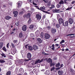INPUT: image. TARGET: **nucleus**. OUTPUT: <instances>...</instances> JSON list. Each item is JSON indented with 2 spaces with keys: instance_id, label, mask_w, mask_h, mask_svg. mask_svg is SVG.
Returning a JSON list of instances; mask_svg holds the SVG:
<instances>
[{
  "instance_id": "nucleus-1",
  "label": "nucleus",
  "mask_w": 75,
  "mask_h": 75,
  "mask_svg": "<svg viewBox=\"0 0 75 75\" xmlns=\"http://www.w3.org/2000/svg\"><path fill=\"white\" fill-rule=\"evenodd\" d=\"M27 57L28 59H24V61L27 62V61H29V60H31V53L30 52L28 53L27 54Z\"/></svg>"
},
{
  "instance_id": "nucleus-2",
  "label": "nucleus",
  "mask_w": 75,
  "mask_h": 75,
  "mask_svg": "<svg viewBox=\"0 0 75 75\" xmlns=\"http://www.w3.org/2000/svg\"><path fill=\"white\" fill-rule=\"evenodd\" d=\"M36 18L37 20L38 21H40V20H41V14H40V13H39L36 14Z\"/></svg>"
},
{
  "instance_id": "nucleus-3",
  "label": "nucleus",
  "mask_w": 75,
  "mask_h": 75,
  "mask_svg": "<svg viewBox=\"0 0 75 75\" xmlns=\"http://www.w3.org/2000/svg\"><path fill=\"white\" fill-rule=\"evenodd\" d=\"M43 60L44 59H42L41 60H40V59H37L35 62L34 65L37 64V63H41V62H42Z\"/></svg>"
},
{
  "instance_id": "nucleus-4",
  "label": "nucleus",
  "mask_w": 75,
  "mask_h": 75,
  "mask_svg": "<svg viewBox=\"0 0 75 75\" xmlns=\"http://www.w3.org/2000/svg\"><path fill=\"white\" fill-rule=\"evenodd\" d=\"M31 16V14L30 13H28L26 15H25L24 16V17H25L26 18H30Z\"/></svg>"
},
{
  "instance_id": "nucleus-5",
  "label": "nucleus",
  "mask_w": 75,
  "mask_h": 75,
  "mask_svg": "<svg viewBox=\"0 0 75 75\" xmlns=\"http://www.w3.org/2000/svg\"><path fill=\"white\" fill-rule=\"evenodd\" d=\"M59 23L60 25L64 23V20L62 18H59Z\"/></svg>"
},
{
  "instance_id": "nucleus-6",
  "label": "nucleus",
  "mask_w": 75,
  "mask_h": 75,
  "mask_svg": "<svg viewBox=\"0 0 75 75\" xmlns=\"http://www.w3.org/2000/svg\"><path fill=\"white\" fill-rule=\"evenodd\" d=\"M63 26H64V27H67V26H68V21H66L64 23L63 22Z\"/></svg>"
},
{
  "instance_id": "nucleus-7",
  "label": "nucleus",
  "mask_w": 75,
  "mask_h": 75,
  "mask_svg": "<svg viewBox=\"0 0 75 75\" xmlns=\"http://www.w3.org/2000/svg\"><path fill=\"white\" fill-rule=\"evenodd\" d=\"M33 49L34 50H37L38 49V47L36 45H33Z\"/></svg>"
},
{
  "instance_id": "nucleus-8",
  "label": "nucleus",
  "mask_w": 75,
  "mask_h": 75,
  "mask_svg": "<svg viewBox=\"0 0 75 75\" xmlns=\"http://www.w3.org/2000/svg\"><path fill=\"white\" fill-rule=\"evenodd\" d=\"M50 35H48V34L47 33H45V39H48L50 38Z\"/></svg>"
},
{
  "instance_id": "nucleus-9",
  "label": "nucleus",
  "mask_w": 75,
  "mask_h": 75,
  "mask_svg": "<svg viewBox=\"0 0 75 75\" xmlns=\"http://www.w3.org/2000/svg\"><path fill=\"white\" fill-rule=\"evenodd\" d=\"M22 30L23 31H26V30H27V26L25 25H24L22 27Z\"/></svg>"
},
{
  "instance_id": "nucleus-10",
  "label": "nucleus",
  "mask_w": 75,
  "mask_h": 75,
  "mask_svg": "<svg viewBox=\"0 0 75 75\" xmlns=\"http://www.w3.org/2000/svg\"><path fill=\"white\" fill-rule=\"evenodd\" d=\"M21 3H22V2L20 1H19L17 3V4L18 6V7H20V6H21Z\"/></svg>"
},
{
  "instance_id": "nucleus-11",
  "label": "nucleus",
  "mask_w": 75,
  "mask_h": 75,
  "mask_svg": "<svg viewBox=\"0 0 75 75\" xmlns=\"http://www.w3.org/2000/svg\"><path fill=\"white\" fill-rule=\"evenodd\" d=\"M13 14H14V17H16L17 16V14H18V12L17 11H13Z\"/></svg>"
},
{
  "instance_id": "nucleus-12",
  "label": "nucleus",
  "mask_w": 75,
  "mask_h": 75,
  "mask_svg": "<svg viewBox=\"0 0 75 75\" xmlns=\"http://www.w3.org/2000/svg\"><path fill=\"white\" fill-rule=\"evenodd\" d=\"M69 21L70 24H72L73 22V19L72 18H69Z\"/></svg>"
},
{
  "instance_id": "nucleus-13",
  "label": "nucleus",
  "mask_w": 75,
  "mask_h": 75,
  "mask_svg": "<svg viewBox=\"0 0 75 75\" xmlns=\"http://www.w3.org/2000/svg\"><path fill=\"white\" fill-rule=\"evenodd\" d=\"M39 10L41 11H42L43 12V11H44V10H45V6H42L41 7H40Z\"/></svg>"
},
{
  "instance_id": "nucleus-14",
  "label": "nucleus",
  "mask_w": 75,
  "mask_h": 75,
  "mask_svg": "<svg viewBox=\"0 0 75 75\" xmlns=\"http://www.w3.org/2000/svg\"><path fill=\"white\" fill-rule=\"evenodd\" d=\"M13 42L14 44H16V45H18L20 43L18 42L17 40H15L13 41Z\"/></svg>"
},
{
  "instance_id": "nucleus-15",
  "label": "nucleus",
  "mask_w": 75,
  "mask_h": 75,
  "mask_svg": "<svg viewBox=\"0 0 75 75\" xmlns=\"http://www.w3.org/2000/svg\"><path fill=\"white\" fill-rule=\"evenodd\" d=\"M6 59H0V63L1 64H3L6 62Z\"/></svg>"
},
{
  "instance_id": "nucleus-16",
  "label": "nucleus",
  "mask_w": 75,
  "mask_h": 75,
  "mask_svg": "<svg viewBox=\"0 0 75 75\" xmlns=\"http://www.w3.org/2000/svg\"><path fill=\"white\" fill-rule=\"evenodd\" d=\"M63 72L62 71H61V70H59L58 73L59 75H62L63 74Z\"/></svg>"
},
{
  "instance_id": "nucleus-17",
  "label": "nucleus",
  "mask_w": 75,
  "mask_h": 75,
  "mask_svg": "<svg viewBox=\"0 0 75 75\" xmlns=\"http://www.w3.org/2000/svg\"><path fill=\"white\" fill-rule=\"evenodd\" d=\"M59 10H60L59 9H53V13H58V11H59Z\"/></svg>"
},
{
  "instance_id": "nucleus-18",
  "label": "nucleus",
  "mask_w": 75,
  "mask_h": 75,
  "mask_svg": "<svg viewBox=\"0 0 75 75\" xmlns=\"http://www.w3.org/2000/svg\"><path fill=\"white\" fill-rule=\"evenodd\" d=\"M51 31L53 34L55 33L57 31V30L55 29H52Z\"/></svg>"
},
{
  "instance_id": "nucleus-19",
  "label": "nucleus",
  "mask_w": 75,
  "mask_h": 75,
  "mask_svg": "<svg viewBox=\"0 0 75 75\" xmlns=\"http://www.w3.org/2000/svg\"><path fill=\"white\" fill-rule=\"evenodd\" d=\"M47 62L48 63H51V62H52V59L51 58H49L48 59L47 61Z\"/></svg>"
},
{
  "instance_id": "nucleus-20",
  "label": "nucleus",
  "mask_w": 75,
  "mask_h": 75,
  "mask_svg": "<svg viewBox=\"0 0 75 75\" xmlns=\"http://www.w3.org/2000/svg\"><path fill=\"white\" fill-rule=\"evenodd\" d=\"M19 38H22L23 37V34L22 32H21L19 34Z\"/></svg>"
},
{
  "instance_id": "nucleus-21",
  "label": "nucleus",
  "mask_w": 75,
  "mask_h": 75,
  "mask_svg": "<svg viewBox=\"0 0 75 75\" xmlns=\"http://www.w3.org/2000/svg\"><path fill=\"white\" fill-rule=\"evenodd\" d=\"M50 63V67H52L53 66H54L55 65V63L53 62V63L52 62Z\"/></svg>"
},
{
  "instance_id": "nucleus-22",
  "label": "nucleus",
  "mask_w": 75,
  "mask_h": 75,
  "mask_svg": "<svg viewBox=\"0 0 75 75\" xmlns=\"http://www.w3.org/2000/svg\"><path fill=\"white\" fill-rule=\"evenodd\" d=\"M34 25H30V26L29 27V28L30 29V30H33L34 28Z\"/></svg>"
},
{
  "instance_id": "nucleus-23",
  "label": "nucleus",
  "mask_w": 75,
  "mask_h": 75,
  "mask_svg": "<svg viewBox=\"0 0 75 75\" xmlns=\"http://www.w3.org/2000/svg\"><path fill=\"white\" fill-rule=\"evenodd\" d=\"M28 49L30 51H33V49L32 47H31V46H28Z\"/></svg>"
},
{
  "instance_id": "nucleus-24",
  "label": "nucleus",
  "mask_w": 75,
  "mask_h": 75,
  "mask_svg": "<svg viewBox=\"0 0 75 75\" xmlns=\"http://www.w3.org/2000/svg\"><path fill=\"white\" fill-rule=\"evenodd\" d=\"M11 18V17L8 16H6L5 17V19H6V20H10Z\"/></svg>"
},
{
  "instance_id": "nucleus-25",
  "label": "nucleus",
  "mask_w": 75,
  "mask_h": 75,
  "mask_svg": "<svg viewBox=\"0 0 75 75\" xmlns=\"http://www.w3.org/2000/svg\"><path fill=\"white\" fill-rule=\"evenodd\" d=\"M39 31L38 30H37V31L35 32V34L36 36H38L39 35Z\"/></svg>"
},
{
  "instance_id": "nucleus-26",
  "label": "nucleus",
  "mask_w": 75,
  "mask_h": 75,
  "mask_svg": "<svg viewBox=\"0 0 75 75\" xmlns=\"http://www.w3.org/2000/svg\"><path fill=\"white\" fill-rule=\"evenodd\" d=\"M47 6H51V1H49L48 2H47Z\"/></svg>"
},
{
  "instance_id": "nucleus-27",
  "label": "nucleus",
  "mask_w": 75,
  "mask_h": 75,
  "mask_svg": "<svg viewBox=\"0 0 75 75\" xmlns=\"http://www.w3.org/2000/svg\"><path fill=\"white\" fill-rule=\"evenodd\" d=\"M2 50H3L5 52H7V49H6V47H5V46L3 47Z\"/></svg>"
},
{
  "instance_id": "nucleus-28",
  "label": "nucleus",
  "mask_w": 75,
  "mask_h": 75,
  "mask_svg": "<svg viewBox=\"0 0 75 75\" xmlns=\"http://www.w3.org/2000/svg\"><path fill=\"white\" fill-rule=\"evenodd\" d=\"M37 41H38L40 43L42 42V40H41V39L40 38H38V39H37Z\"/></svg>"
},
{
  "instance_id": "nucleus-29",
  "label": "nucleus",
  "mask_w": 75,
  "mask_h": 75,
  "mask_svg": "<svg viewBox=\"0 0 75 75\" xmlns=\"http://www.w3.org/2000/svg\"><path fill=\"white\" fill-rule=\"evenodd\" d=\"M60 63L58 62V63L56 64V67H59L60 66Z\"/></svg>"
},
{
  "instance_id": "nucleus-30",
  "label": "nucleus",
  "mask_w": 75,
  "mask_h": 75,
  "mask_svg": "<svg viewBox=\"0 0 75 75\" xmlns=\"http://www.w3.org/2000/svg\"><path fill=\"white\" fill-rule=\"evenodd\" d=\"M2 56V57H4V58H6V56L4 53H2V54H1Z\"/></svg>"
},
{
  "instance_id": "nucleus-31",
  "label": "nucleus",
  "mask_w": 75,
  "mask_h": 75,
  "mask_svg": "<svg viewBox=\"0 0 75 75\" xmlns=\"http://www.w3.org/2000/svg\"><path fill=\"white\" fill-rule=\"evenodd\" d=\"M6 75H11V71H8L7 72Z\"/></svg>"
},
{
  "instance_id": "nucleus-32",
  "label": "nucleus",
  "mask_w": 75,
  "mask_h": 75,
  "mask_svg": "<svg viewBox=\"0 0 75 75\" xmlns=\"http://www.w3.org/2000/svg\"><path fill=\"white\" fill-rule=\"evenodd\" d=\"M3 43L0 42V49L3 47Z\"/></svg>"
},
{
  "instance_id": "nucleus-33",
  "label": "nucleus",
  "mask_w": 75,
  "mask_h": 75,
  "mask_svg": "<svg viewBox=\"0 0 75 75\" xmlns=\"http://www.w3.org/2000/svg\"><path fill=\"white\" fill-rule=\"evenodd\" d=\"M31 19L30 18L28 21V24H30V23L31 22Z\"/></svg>"
},
{
  "instance_id": "nucleus-34",
  "label": "nucleus",
  "mask_w": 75,
  "mask_h": 75,
  "mask_svg": "<svg viewBox=\"0 0 75 75\" xmlns=\"http://www.w3.org/2000/svg\"><path fill=\"white\" fill-rule=\"evenodd\" d=\"M64 1H63L61 0L59 2V4H64Z\"/></svg>"
},
{
  "instance_id": "nucleus-35",
  "label": "nucleus",
  "mask_w": 75,
  "mask_h": 75,
  "mask_svg": "<svg viewBox=\"0 0 75 75\" xmlns=\"http://www.w3.org/2000/svg\"><path fill=\"white\" fill-rule=\"evenodd\" d=\"M56 27L57 28H59V27H60V25L59 24H57L56 25Z\"/></svg>"
},
{
  "instance_id": "nucleus-36",
  "label": "nucleus",
  "mask_w": 75,
  "mask_h": 75,
  "mask_svg": "<svg viewBox=\"0 0 75 75\" xmlns=\"http://www.w3.org/2000/svg\"><path fill=\"white\" fill-rule=\"evenodd\" d=\"M23 14H24V12L23 11H21L19 13V15H22Z\"/></svg>"
},
{
  "instance_id": "nucleus-37",
  "label": "nucleus",
  "mask_w": 75,
  "mask_h": 75,
  "mask_svg": "<svg viewBox=\"0 0 75 75\" xmlns=\"http://www.w3.org/2000/svg\"><path fill=\"white\" fill-rule=\"evenodd\" d=\"M42 1H44V3H48V1H49L48 0H42Z\"/></svg>"
},
{
  "instance_id": "nucleus-38",
  "label": "nucleus",
  "mask_w": 75,
  "mask_h": 75,
  "mask_svg": "<svg viewBox=\"0 0 75 75\" xmlns=\"http://www.w3.org/2000/svg\"><path fill=\"white\" fill-rule=\"evenodd\" d=\"M42 54H43V55H49V54H46V53H45L44 52H42Z\"/></svg>"
},
{
  "instance_id": "nucleus-39",
  "label": "nucleus",
  "mask_w": 75,
  "mask_h": 75,
  "mask_svg": "<svg viewBox=\"0 0 75 75\" xmlns=\"http://www.w3.org/2000/svg\"><path fill=\"white\" fill-rule=\"evenodd\" d=\"M55 69V67L54 66H53V67L50 69L51 71H52L54 70Z\"/></svg>"
},
{
  "instance_id": "nucleus-40",
  "label": "nucleus",
  "mask_w": 75,
  "mask_h": 75,
  "mask_svg": "<svg viewBox=\"0 0 75 75\" xmlns=\"http://www.w3.org/2000/svg\"><path fill=\"white\" fill-rule=\"evenodd\" d=\"M65 42V40H62L61 42H60V44H61L62 43H64Z\"/></svg>"
},
{
  "instance_id": "nucleus-41",
  "label": "nucleus",
  "mask_w": 75,
  "mask_h": 75,
  "mask_svg": "<svg viewBox=\"0 0 75 75\" xmlns=\"http://www.w3.org/2000/svg\"><path fill=\"white\" fill-rule=\"evenodd\" d=\"M75 35V34H71L68 35H66L67 36H69V35Z\"/></svg>"
},
{
  "instance_id": "nucleus-42",
  "label": "nucleus",
  "mask_w": 75,
  "mask_h": 75,
  "mask_svg": "<svg viewBox=\"0 0 75 75\" xmlns=\"http://www.w3.org/2000/svg\"><path fill=\"white\" fill-rule=\"evenodd\" d=\"M11 46L12 48H14V47H15L14 46V44H13V43H11Z\"/></svg>"
},
{
  "instance_id": "nucleus-43",
  "label": "nucleus",
  "mask_w": 75,
  "mask_h": 75,
  "mask_svg": "<svg viewBox=\"0 0 75 75\" xmlns=\"http://www.w3.org/2000/svg\"><path fill=\"white\" fill-rule=\"evenodd\" d=\"M60 68H61L60 67L56 68L55 69L56 71H58V70H59Z\"/></svg>"
},
{
  "instance_id": "nucleus-44",
  "label": "nucleus",
  "mask_w": 75,
  "mask_h": 75,
  "mask_svg": "<svg viewBox=\"0 0 75 75\" xmlns=\"http://www.w3.org/2000/svg\"><path fill=\"white\" fill-rule=\"evenodd\" d=\"M50 28L51 27H50V26H48L47 27V29H48V30H50Z\"/></svg>"
},
{
  "instance_id": "nucleus-45",
  "label": "nucleus",
  "mask_w": 75,
  "mask_h": 75,
  "mask_svg": "<svg viewBox=\"0 0 75 75\" xmlns=\"http://www.w3.org/2000/svg\"><path fill=\"white\" fill-rule=\"evenodd\" d=\"M75 0H74L72 1V2L71 3V4H74V3H75Z\"/></svg>"
},
{
  "instance_id": "nucleus-46",
  "label": "nucleus",
  "mask_w": 75,
  "mask_h": 75,
  "mask_svg": "<svg viewBox=\"0 0 75 75\" xmlns=\"http://www.w3.org/2000/svg\"><path fill=\"white\" fill-rule=\"evenodd\" d=\"M35 6V7H36V8H37L38 9V10H40V8H39V7L38 6Z\"/></svg>"
},
{
  "instance_id": "nucleus-47",
  "label": "nucleus",
  "mask_w": 75,
  "mask_h": 75,
  "mask_svg": "<svg viewBox=\"0 0 75 75\" xmlns=\"http://www.w3.org/2000/svg\"><path fill=\"white\" fill-rule=\"evenodd\" d=\"M9 47V43H8L6 45V47L7 48H8V47Z\"/></svg>"
},
{
  "instance_id": "nucleus-48",
  "label": "nucleus",
  "mask_w": 75,
  "mask_h": 75,
  "mask_svg": "<svg viewBox=\"0 0 75 75\" xmlns=\"http://www.w3.org/2000/svg\"><path fill=\"white\" fill-rule=\"evenodd\" d=\"M43 12H44V13H47V14H50V12H48L47 11H43Z\"/></svg>"
},
{
  "instance_id": "nucleus-49",
  "label": "nucleus",
  "mask_w": 75,
  "mask_h": 75,
  "mask_svg": "<svg viewBox=\"0 0 75 75\" xmlns=\"http://www.w3.org/2000/svg\"><path fill=\"white\" fill-rule=\"evenodd\" d=\"M71 72H74L75 71L73 69H71Z\"/></svg>"
},
{
  "instance_id": "nucleus-50",
  "label": "nucleus",
  "mask_w": 75,
  "mask_h": 75,
  "mask_svg": "<svg viewBox=\"0 0 75 75\" xmlns=\"http://www.w3.org/2000/svg\"><path fill=\"white\" fill-rule=\"evenodd\" d=\"M15 24L16 26H18L19 25V23L18 22L16 23Z\"/></svg>"
},
{
  "instance_id": "nucleus-51",
  "label": "nucleus",
  "mask_w": 75,
  "mask_h": 75,
  "mask_svg": "<svg viewBox=\"0 0 75 75\" xmlns=\"http://www.w3.org/2000/svg\"><path fill=\"white\" fill-rule=\"evenodd\" d=\"M29 65H30V66H33V63H30L29 64Z\"/></svg>"
},
{
  "instance_id": "nucleus-52",
  "label": "nucleus",
  "mask_w": 75,
  "mask_h": 75,
  "mask_svg": "<svg viewBox=\"0 0 75 75\" xmlns=\"http://www.w3.org/2000/svg\"><path fill=\"white\" fill-rule=\"evenodd\" d=\"M53 59L54 60H57V58L56 57H54Z\"/></svg>"
},
{
  "instance_id": "nucleus-53",
  "label": "nucleus",
  "mask_w": 75,
  "mask_h": 75,
  "mask_svg": "<svg viewBox=\"0 0 75 75\" xmlns=\"http://www.w3.org/2000/svg\"><path fill=\"white\" fill-rule=\"evenodd\" d=\"M56 6L57 8H59V7H60V6H59V4H57Z\"/></svg>"
},
{
  "instance_id": "nucleus-54",
  "label": "nucleus",
  "mask_w": 75,
  "mask_h": 75,
  "mask_svg": "<svg viewBox=\"0 0 75 75\" xmlns=\"http://www.w3.org/2000/svg\"><path fill=\"white\" fill-rule=\"evenodd\" d=\"M51 6L53 8H54V7H55V6H54V5H52V4L51 5Z\"/></svg>"
},
{
  "instance_id": "nucleus-55",
  "label": "nucleus",
  "mask_w": 75,
  "mask_h": 75,
  "mask_svg": "<svg viewBox=\"0 0 75 75\" xmlns=\"http://www.w3.org/2000/svg\"><path fill=\"white\" fill-rule=\"evenodd\" d=\"M20 71H23V69L21 68H20Z\"/></svg>"
},
{
  "instance_id": "nucleus-56",
  "label": "nucleus",
  "mask_w": 75,
  "mask_h": 75,
  "mask_svg": "<svg viewBox=\"0 0 75 75\" xmlns=\"http://www.w3.org/2000/svg\"><path fill=\"white\" fill-rule=\"evenodd\" d=\"M63 67V64H62L60 65V68H62V67Z\"/></svg>"
},
{
  "instance_id": "nucleus-57",
  "label": "nucleus",
  "mask_w": 75,
  "mask_h": 75,
  "mask_svg": "<svg viewBox=\"0 0 75 75\" xmlns=\"http://www.w3.org/2000/svg\"><path fill=\"white\" fill-rule=\"evenodd\" d=\"M28 46V45H25V48H27V47Z\"/></svg>"
},
{
  "instance_id": "nucleus-58",
  "label": "nucleus",
  "mask_w": 75,
  "mask_h": 75,
  "mask_svg": "<svg viewBox=\"0 0 75 75\" xmlns=\"http://www.w3.org/2000/svg\"><path fill=\"white\" fill-rule=\"evenodd\" d=\"M33 5H35V6H37V4L35 3L34 2L33 3Z\"/></svg>"
},
{
  "instance_id": "nucleus-59",
  "label": "nucleus",
  "mask_w": 75,
  "mask_h": 75,
  "mask_svg": "<svg viewBox=\"0 0 75 75\" xmlns=\"http://www.w3.org/2000/svg\"><path fill=\"white\" fill-rule=\"evenodd\" d=\"M45 18V15H44L42 17V18L43 19H44Z\"/></svg>"
},
{
  "instance_id": "nucleus-60",
  "label": "nucleus",
  "mask_w": 75,
  "mask_h": 75,
  "mask_svg": "<svg viewBox=\"0 0 75 75\" xmlns=\"http://www.w3.org/2000/svg\"><path fill=\"white\" fill-rule=\"evenodd\" d=\"M22 11H24V12H25V10H24V8H22Z\"/></svg>"
},
{
  "instance_id": "nucleus-61",
  "label": "nucleus",
  "mask_w": 75,
  "mask_h": 75,
  "mask_svg": "<svg viewBox=\"0 0 75 75\" xmlns=\"http://www.w3.org/2000/svg\"><path fill=\"white\" fill-rule=\"evenodd\" d=\"M3 7H4V8H6V6L4 5L3 6Z\"/></svg>"
},
{
  "instance_id": "nucleus-62",
  "label": "nucleus",
  "mask_w": 75,
  "mask_h": 75,
  "mask_svg": "<svg viewBox=\"0 0 75 75\" xmlns=\"http://www.w3.org/2000/svg\"><path fill=\"white\" fill-rule=\"evenodd\" d=\"M40 35H41V36H42V35H43V33L42 32L40 33Z\"/></svg>"
},
{
  "instance_id": "nucleus-63",
  "label": "nucleus",
  "mask_w": 75,
  "mask_h": 75,
  "mask_svg": "<svg viewBox=\"0 0 75 75\" xmlns=\"http://www.w3.org/2000/svg\"><path fill=\"white\" fill-rule=\"evenodd\" d=\"M12 31H16V28H14V29H13L12 30Z\"/></svg>"
},
{
  "instance_id": "nucleus-64",
  "label": "nucleus",
  "mask_w": 75,
  "mask_h": 75,
  "mask_svg": "<svg viewBox=\"0 0 75 75\" xmlns=\"http://www.w3.org/2000/svg\"><path fill=\"white\" fill-rule=\"evenodd\" d=\"M70 10L69 9V7H68L67 9L66 10Z\"/></svg>"
}]
</instances>
